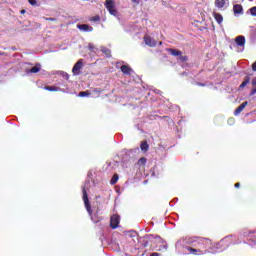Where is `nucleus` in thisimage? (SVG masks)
Instances as JSON below:
<instances>
[{
  "mask_svg": "<svg viewBox=\"0 0 256 256\" xmlns=\"http://www.w3.org/2000/svg\"><path fill=\"white\" fill-rule=\"evenodd\" d=\"M214 19L218 23V25H221L223 23V15L220 13H214Z\"/></svg>",
  "mask_w": 256,
  "mask_h": 256,
  "instance_id": "17",
  "label": "nucleus"
},
{
  "mask_svg": "<svg viewBox=\"0 0 256 256\" xmlns=\"http://www.w3.org/2000/svg\"><path fill=\"white\" fill-rule=\"evenodd\" d=\"M121 221V218L119 217V215H112L110 218V227L111 229H117V227H119V223Z\"/></svg>",
  "mask_w": 256,
  "mask_h": 256,
  "instance_id": "7",
  "label": "nucleus"
},
{
  "mask_svg": "<svg viewBox=\"0 0 256 256\" xmlns=\"http://www.w3.org/2000/svg\"><path fill=\"white\" fill-rule=\"evenodd\" d=\"M182 75H187V73L184 72V73H182Z\"/></svg>",
  "mask_w": 256,
  "mask_h": 256,
  "instance_id": "41",
  "label": "nucleus"
},
{
  "mask_svg": "<svg viewBox=\"0 0 256 256\" xmlns=\"http://www.w3.org/2000/svg\"><path fill=\"white\" fill-rule=\"evenodd\" d=\"M187 59H188L187 56H181V55H180V56L178 57V60H179V61H182V62L187 61Z\"/></svg>",
  "mask_w": 256,
  "mask_h": 256,
  "instance_id": "30",
  "label": "nucleus"
},
{
  "mask_svg": "<svg viewBox=\"0 0 256 256\" xmlns=\"http://www.w3.org/2000/svg\"><path fill=\"white\" fill-rule=\"evenodd\" d=\"M159 45H163V42H159Z\"/></svg>",
  "mask_w": 256,
  "mask_h": 256,
  "instance_id": "40",
  "label": "nucleus"
},
{
  "mask_svg": "<svg viewBox=\"0 0 256 256\" xmlns=\"http://www.w3.org/2000/svg\"><path fill=\"white\" fill-rule=\"evenodd\" d=\"M169 53L173 55V57H179L181 55V51L175 49H168Z\"/></svg>",
  "mask_w": 256,
  "mask_h": 256,
  "instance_id": "20",
  "label": "nucleus"
},
{
  "mask_svg": "<svg viewBox=\"0 0 256 256\" xmlns=\"http://www.w3.org/2000/svg\"><path fill=\"white\" fill-rule=\"evenodd\" d=\"M196 85H199L200 87H205V84L203 83H197Z\"/></svg>",
  "mask_w": 256,
  "mask_h": 256,
  "instance_id": "37",
  "label": "nucleus"
},
{
  "mask_svg": "<svg viewBox=\"0 0 256 256\" xmlns=\"http://www.w3.org/2000/svg\"><path fill=\"white\" fill-rule=\"evenodd\" d=\"M147 163V159L145 157H142L138 160V165H145Z\"/></svg>",
  "mask_w": 256,
  "mask_h": 256,
  "instance_id": "28",
  "label": "nucleus"
},
{
  "mask_svg": "<svg viewBox=\"0 0 256 256\" xmlns=\"http://www.w3.org/2000/svg\"><path fill=\"white\" fill-rule=\"evenodd\" d=\"M134 3H139V0H133Z\"/></svg>",
  "mask_w": 256,
  "mask_h": 256,
  "instance_id": "38",
  "label": "nucleus"
},
{
  "mask_svg": "<svg viewBox=\"0 0 256 256\" xmlns=\"http://www.w3.org/2000/svg\"><path fill=\"white\" fill-rule=\"evenodd\" d=\"M156 241H158V243H164L159 246L158 251H167L168 249L167 242H164L160 236H156Z\"/></svg>",
  "mask_w": 256,
  "mask_h": 256,
  "instance_id": "10",
  "label": "nucleus"
},
{
  "mask_svg": "<svg viewBox=\"0 0 256 256\" xmlns=\"http://www.w3.org/2000/svg\"><path fill=\"white\" fill-rule=\"evenodd\" d=\"M104 5L110 15H113V17H119V12L115 9V0H106Z\"/></svg>",
  "mask_w": 256,
  "mask_h": 256,
  "instance_id": "5",
  "label": "nucleus"
},
{
  "mask_svg": "<svg viewBox=\"0 0 256 256\" xmlns=\"http://www.w3.org/2000/svg\"><path fill=\"white\" fill-rule=\"evenodd\" d=\"M120 69L124 75H131L133 72V69H131V67L128 65H122Z\"/></svg>",
  "mask_w": 256,
  "mask_h": 256,
  "instance_id": "15",
  "label": "nucleus"
},
{
  "mask_svg": "<svg viewBox=\"0 0 256 256\" xmlns=\"http://www.w3.org/2000/svg\"><path fill=\"white\" fill-rule=\"evenodd\" d=\"M252 85H253V88L250 91V97H253V95H256V78L252 80Z\"/></svg>",
  "mask_w": 256,
  "mask_h": 256,
  "instance_id": "21",
  "label": "nucleus"
},
{
  "mask_svg": "<svg viewBox=\"0 0 256 256\" xmlns=\"http://www.w3.org/2000/svg\"><path fill=\"white\" fill-rule=\"evenodd\" d=\"M41 71V64H36L30 70H27V73H39Z\"/></svg>",
  "mask_w": 256,
  "mask_h": 256,
  "instance_id": "16",
  "label": "nucleus"
},
{
  "mask_svg": "<svg viewBox=\"0 0 256 256\" xmlns=\"http://www.w3.org/2000/svg\"><path fill=\"white\" fill-rule=\"evenodd\" d=\"M78 97H89V92L87 91L79 92Z\"/></svg>",
  "mask_w": 256,
  "mask_h": 256,
  "instance_id": "27",
  "label": "nucleus"
},
{
  "mask_svg": "<svg viewBox=\"0 0 256 256\" xmlns=\"http://www.w3.org/2000/svg\"><path fill=\"white\" fill-rule=\"evenodd\" d=\"M247 105H248V102H247V101H245V102H243L242 104H240V105L236 108V110L234 111V115H239V114L243 111V109H245V107H247Z\"/></svg>",
  "mask_w": 256,
  "mask_h": 256,
  "instance_id": "14",
  "label": "nucleus"
},
{
  "mask_svg": "<svg viewBox=\"0 0 256 256\" xmlns=\"http://www.w3.org/2000/svg\"><path fill=\"white\" fill-rule=\"evenodd\" d=\"M245 43H246L245 36L239 35L235 38V44L237 45V47H240L241 52L245 51Z\"/></svg>",
  "mask_w": 256,
  "mask_h": 256,
  "instance_id": "6",
  "label": "nucleus"
},
{
  "mask_svg": "<svg viewBox=\"0 0 256 256\" xmlns=\"http://www.w3.org/2000/svg\"><path fill=\"white\" fill-rule=\"evenodd\" d=\"M119 181V175L114 174L112 179L110 180L111 185H115Z\"/></svg>",
  "mask_w": 256,
  "mask_h": 256,
  "instance_id": "26",
  "label": "nucleus"
},
{
  "mask_svg": "<svg viewBox=\"0 0 256 256\" xmlns=\"http://www.w3.org/2000/svg\"><path fill=\"white\" fill-rule=\"evenodd\" d=\"M44 89L46 91H61V89L57 86H46Z\"/></svg>",
  "mask_w": 256,
  "mask_h": 256,
  "instance_id": "24",
  "label": "nucleus"
},
{
  "mask_svg": "<svg viewBox=\"0 0 256 256\" xmlns=\"http://www.w3.org/2000/svg\"><path fill=\"white\" fill-rule=\"evenodd\" d=\"M150 256H160V254L157 253V252H154V253H152Z\"/></svg>",
  "mask_w": 256,
  "mask_h": 256,
  "instance_id": "34",
  "label": "nucleus"
},
{
  "mask_svg": "<svg viewBox=\"0 0 256 256\" xmlns=\"http://www.w3.org/2000/svg\"><path fill=\"white\" fill-rule=\"evenodd\" d=\"M77 28L84 33H91L93 31V26H89L88 24H78Z\"/></svg>",
  "mask_w": 256,
  "mask_h": 256,
  "instance_id": "9",
  "label": "nucleus"
},
{
  "mask_svg": "<svg viewBox=\"0 0 256 256\" xmlns=\"http://www.w3.org/2000/svg\"><path fill=\"white\" fill-rule=\"evenodd\" d=\"M140 149L141 151H143L144 153H147V151H149V144H147V141H143L140 144Z\"/></svg>",
  "mask_w": 256,
  "mask_h": 256,
  "instance_id": "18",
  "label": "nucleus"
},
{
  "mask_svg": "<svg viewBox=\"0 0 256 256\" xmlns=\"http://www.w3.org/2000/svg\"><path fill=\"white\" fill-rule=\"evenodd\" d=\"M60 75H62V77L66 79V81H68L69 75L67 74V72H60Z\"/></svg>",
  "mask_w": 256,
  "mask_h": 256,
  "instance_id": "29",
  "label": "nucleus"
},
{
  "mask_svg": "<svg viewBox=\"0 0 256 256\" xmlns=\"http://www.w3.org/2000/svg\"><path fill=\"white\" fill-rule=\"evenodd\" d=\"M88 49L92 53H99V48L95 47V45H93L92 43L88 44Z\"/></svg>",
  "mask_w": 256,
  "mask_h": 256,
  "instance_id": "22",
  "label": "nucleus"
},
{
  "mask_svg": "<svg viewBox=\"0 0 256 256\" xmlns=\"http://www.w3.org/2000/svg\"><path fill=\"white\" fill-rule=\"evenodd\" d=\"M175 247L180 255H191L193 253V236H183L176 242Z\"/></svg>",
  "mask_w": 256,
  "mask_h": 256,
  "instance_id": "2",
  "label": "nucleus"
},
{
  "mask_svg": "<svg viewBox=\"0 0 256 256\" xmlns=\"http://www.w3.org/2000/svg\"><path fill=\"white\" fill-rule=\"evenodd\" d=\"M246 13H247V14L250 13V15H251L252 17H256V6H254V7L250 8V9H248V11H247Z\"/></svg>",
  "mask_w": 256,
  "mask_h": 256,
  "instance_id": "25",
  "label": "nucleus"
},
{
  "mask_svg": "<svg viewBox=\"0 0 256 256\" xmlns=\"http://www.w3.org/2000/svg\"><path fill=\"white\" fill-rule=\"evenodd\" d=\"M252 70L256 71V61L252 64Z\"/></svg>",
  "mask_w": 256,
  "mask_h": 256,
  "instance_id": "33",
  "label": "nucleus"
},
{
  "mask_svg": "<svg viewBox=\"0 0 256 256\" xmlns=\"http://www.w3.org/2000/svg\"><path fill=\"white\" fill-rule=\"evenodd\" d=\"M207 243H209V240L205 238L194 237L193 255H205L207 253Z\"/></svg>",
  "mask_w": 256,
  "mask_h": 256,
  "instance_id": "4",
  "label": "nucleus"
},
{
  "mask_svg": "<svg viewBox=\"0 0 256 256\" xmlns=\"http://www.w3.org/2000/svg\"><path fill=\"white\" fill-rule=\"evenodd\" d=\"M83 69V59H80L72 68L73 75H80Z\"/></svg>",
  "mask_w": 256,
  "mask_h": 256,
  "instance_id": "8",
  "label": "nucleus"
},
{
  "mask_svg": "<svg viewBox=\"0 0 256 256\" xmlns=\"http://www.w3.org/2000/svg\"><path fill=\"white\" fill-rule=\"evenodd\" d=\"M21 14H22V15L25 14V10H21Z\"/></svg>",
  "mask_w": 256,
  "mask_h": 256,
  "instance_id": "39",
  "label": "nucleus"
},
{
  "mask_svg": "<svg viewBox=\"0 0 256 256\" xmlns=\"http://www.w3.org/2000/svg\"><path fill=\"white\" fill-rule=\"evenodd\" d=\"M228 124L229 125H234L235 124V119H233V118L228 119Z\"/></svg>",
  "mask_w": 256,
  "mask_h": 256,
  "instance_id": "32",
  "label": "nucleus"
},
{
  "mask_svg": "<svg viewBox=\"0 0 256 256\" xmlns=\"http://www.w3.org/2000/svg\"><path fill=\"white\" fill-rule=\"evenodd\" d=\"M87 191H89V181L85 182V185L82 187V193H83V201L86 208V211L89 213L91 220L93 223H99L101 221V217H99L97 214H92L91 210V204L89 203V196L87 195Z\"/></svg>",
  "mask_w": 256,
  "mask_h": 256,
  "instance_id": "3",
  "label": "nucleus"
},
{
  "mask_svg": "<svg viewBox=\"0 0 256 256\" xmlns=\"http://www.w3.org/2000/svg\"><path fill=\"white\" fill-rule=\"evenodd\" d=\"M145 44L148 45V47H157V42L153 40L150 36L144 37Z\"/></svg>",
  "mask_w": 256,
  "mask_h": 256,
  "instance_id": "11",
  "label": "nucleus"
},
{
  "mask_svg": "<svg viewBox=\"0 0 256 256\" xmlns=\"http://www.w3.org/2000/svg\"><path fill=\"white\" fill-rule=\"evenodd\" d=\"M100 51H102L106 57H111V50H109V48L100 47Z\"/></svg>",
  "mask_w": 256,
  "mask_h": 256,
  "instance_id": "23",
  "label": "nucleus"
},
{
  "mask_svg": "<svg viewBox=\"0 0 256 256\" xmlns=\"http://www.w3.org/2000/svg\"><path fill=\"white\" fill-rule=\"evenodd\" d=\"M249 83H251V78L249 76L244 77V81L239 86V91L245 89Z\"/></svg>",
  "mask_w": 256,
  "mask_h": 256,
  "instance_id": "13",
  "label": "nucleus"
},
{
  "mask_svg": "<svg viewBox=\"0 0 256 256\" xmlns=\"http://www.w3.org/2000/svg\"><path fill=\"white\" fill-rule=\"evenodd\" d=\"M234 15H243V6L241 4H234Z\"/></svg>",
  "mask_w": 256,
  "mask_h": 256,
  "instance_id": "12",
  "label": "nucleus"
},
{
  "mask_svg": "<svg viewBox=\"0 0 256 256\" xmlns=\"http://www.w3.org/2000/svg\"><path fill=\"white\" fill-rule=\"evenodd\" d=\"M28 2H29L30 5H32L33 7H35V5H37V0H28Z\"/></svg>",
  "mask_w": 256,
  "mask_h": 256,
  "instance_id": "31",
  "label": "nucleus"
},
{
  "mask_svg": "<svg viewBox=\"0 0 256 256\" xmlns=\"http://www.w3.org/2000/svg\"><path fill=\"white\" fill-rule=\"evenodd\" d=\"M234 187H236L237 189H239V187H241V184H240V183H236V184L234 185Z\"/></svg>",
  "mask_w": 256,
  "mask_h": 256,
  "instance_id": "35",
  "label": "nucleus"
},
{
  "mask_svg": "<svg viewBox=\"0 0 256 256\" xmlns=\"http://www.w3.org/2000/svg\"><path fill=\"white\" fill-rule=\"evenodd\" d=\"M241 243H247L250 247H256V230L244 229L239 232L238 236H226L210 247L209 253H221L225 249H229L231 245H241Z\"/></svg>",
  "mask_w": 256,
  "mask_h": 256,
  "instance_id": "1",
  "label": "nucleus"
},
{
  "mask_svg": "<svg viewBox=\"0 0 256 256\" xmlns=\"http://www.w3.org/2000/svg\"><path fill=\"white\" fill-rule=\"evenodd\" d=\"M47 21H55V18H46Z\"/></svg>",
  "mask_w": 256,
  "mask_h": 256,
  "instance_id": "36",
  "label": "nucleus"
},
{
  "mask_svg": "<svg viewBox=\"0 0 256 256\" xmlns=\"http://www.w3.org/2000/svg\"><path fill=\"white\" fill-rule=\"evenodd\" d=\"M215 7L223 9L225 7V0H215Z\"/></svg>",
  "mask_w": 256,
  "mask_h": 256,
  "instance_id": "19",
  "label": "nucleus"
}]
</instances>
